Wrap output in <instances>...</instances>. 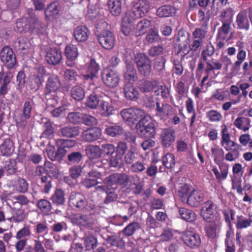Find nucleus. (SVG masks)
<instances>
[{
	"label": "nucleus",
	"mask_w": 252,
	"mask_h": 252,
	"mask_svg": "<svg viewBox=\"0 0 252 252\" xmlns=\"http://www.w3.org/2000/svg\"><path fill=\"white\" fill-rule=\"evenodd\" d=\"M121 115L123 120L126 121L130 126L138 122L135 128L139 136L152 138L156 135L155 122L150 116L146 115L144 111L131 108L122 110Z\"/></svg>",
	"instance_id": "f257e3e1"
},
{
	"label": "nucleus",
	"mask_w": 252,
	"mask_h": 252,
	"mask_svg": "<svg viewBox=\"0 0 252 252\" xmlns=\"http://www.w3.org/2000/svg\"><path fill=\"white\" fill-rule=\"evenodd\" d=\"M175 49L176 54L180 57L181 60L185 58L191 51L189 36L184 34L181 31L179 32Z\"/></svg>",
	"instance_id": "f03ea898"
},
{
	"label": "nucleus",
	"mask_w": 252,
	"mask_h": 252,
	"mask_svg": "<svg viewBox=\"0 0 252 252\" xmlns=\"http://www.w3.org/2000/svg\"><path fill=\"white\" fill-rule=\"evenodd\" d=\"M60 87V82L57 76L55 75L51 76L48 78L46 83L44 91V94L46 99L49 101H53L51 105H56L58 103L59 97L54 96V98L51 99L49 96L52 93L56 92Z\"/></svg>",
	"instance_id": "7ed1b4c3"
},
{
	"label": "nucleus",
	"mask_w": 252,
	"mask_h": 252,
	"mask_svg": "<svg viewBox=\"0 0 252 252\" xmlns=\"http://www.w3.org/2000/svg\"><path fill=\"white\" fill-rule=\"evenodd\" d=\"M135 61L140 73L144 76H149L152 68L150 59L145 54L139 53L136 55Z\"/></svg>",
	"instance_id": "20e7f679"
},
{
	"label": "nucleus",
	"mask_w": 252,
	"mask_h": 252,
	"mask_svg": "<svg viewBox=\"0 0 252 252\" xmlns=\"http://www.w3.org/2000/svg\"><path fill=\"white\" fill-rule=\"evenodd\" d=\"M101 76L104 84L108 87L115 88L120 83L119 75L114 70L105 68L103 70Z\"/></svg>",
	"instance_id": "39448f33"
},
{
	"label": "nucleus",
	"mask_w": 252,
	"mask_h": 252,
	"mask_svg": "<svg viewBox=\"0 0 252 252\" xmlns=\"http://www.w3.org/2000/svg\"><path fill=\"white\" fill-rule=\"evenodd\" d=\"M35 103L32 99L25 101L22 109V114L19 119L16 120L18 126L24 127L27 125V121L31 117Z\"/></svg>",
	"instance_id": "423d86ee"
},
{
	"label": "nucleus",
	"mask_w": 252,
	"mask_h": 252,
	"mask_svg": "<svg viewBox=\"0 0 252 252\" xmlns=\"http://www.w3.org/2000/svg\"><path fill=\"white\" fill-rule=\"evenodd\" d=\"M216 209L215 204L212 201L208 200L202 207L200 211L201 216L204 220L211 222L212 220H215L216 217H219L216 216Z\"/></svg>",
	"instance_id": "0eeeda50"
},
{
	"label": "nucleus",
	"mask_w": 252,
	"mask_h": 252,
	"mask_svg": "<svg viewBox=\"0 0 252 252\" xmlns=\"http://www.w3.org/2000/svg\"><path fill=\"white\" fill-rule=\"evenodd\" d=\"M0 59L8 68H12L16 64V56L9 46L4 47L0 53Z\"/></svg>",
	"instance_id": "6e6552de"
},
{
	"label": "nucleus",
	"mask_w": 252,
	"mask_h": 252,
	"mask_svg": "<svg viewBox=\"0 0 252 252\" xmlns=\"http://www.w3.org/2000/svg\"><path fill=\"white\" fill-rule=\"evenodd\" d=\"M56 146L57 151H55L54 147H48L47 149V154L48 158L52 161L57 160L60 163L63 158V139H56Z\"/></svg>",
	"instance_id": "1a4fd4ad"
},
{
	"label": "nucleus",
	"mask_w": 252,
	"mask_h": 252,
	"mask_svg": "<svg viewBox=\"0 0 252 252\" xmlns=\"http://www.w3.org/2000/svg\"><path fill=\"white\" fill-rule=\"evenodd\" d=\"M182 239L184 243L191 248H197L201 244L200 236L193 231H186L182 234Z\"/></svg>",
	"instance_id": "9d476101"
},
{
	"label": "nucleus",
	"mask_w": 252,
	"mask_h": 252,
	"mask_svg": "<svg viewBox=\"0 0 252 252\" xmlns=\"http://www.w3.org/2000/svg\"><path fill=\"white\" fill-rule=\"evenodd\" d=\"M97 39L102 47L106 49H111L114 46L115 38L113 34L109 31L101 32L98 35Z\"/></svg>",
	"instance_id": "9b49d317"
},
{
	"label": "nucleus",
	"mask_w": 252,
	"mask_h": 252,
	"mask_svg": "<svg viewBox=\"0 0 252 252\" xmlns=\"http://www.w3.org/2000/svg\"><path fill=\"white\" fill-rule=\"evenodd\" d=\"M156 116L161 119H166L174 114L173 107L167 103L160 104L159 102L156 103Z\"/></svg>",
	"instance_id": "f8f14e48"
},
{
	"label": "nucleus",
	"mask_w": 252,
	"mask_h": 252,
	"mask_svg": "<svg viewBox=\"0 0 252 252\" xmlns=\"http://www.w3.org/2000/svg\"><path fill=\"white\" fill-rule=\"evenodd\" d=\"M132 176H129L125 173H116L110 175L106 179V183L109 185L118 184L126 186L131 183Z\"/></svg>",
	"instance_id": "ddd939ff"
},
{
	"label": "nucleus",
	"mask_w": 252,
	"mask_h": 252,
	"mask_svg": "<svg viewBox=\"0 0 252 252\" xmlns=\"http://www.w3.org/2000/svg\"><path fill=\"white\" fill-rule=\"evenodd\" d=\"M70 207L79 210L83 209L87 205V200L84 195L80 193H72L69 200Z\"/></svg>",
	"instance_id": "4468645a"
},
{
	"label": "nucleus",
	"mask_w": 252,
	"mask_h": 252,
	"mask_svg": "<svg viewBox=\"0 0 252 252\" xmlns=\"http://www.w3.org/2000/svg\"><path fill=\"white\" fill-rule=\"evenodd\" d=\"M161 142L163 146L168 148L175 140V131L171 128L162 129L160 133Z\"/></svg>",
	"instance_id": "2eb2a0df"
},
{
	"label": "nucleus",
	"mask_w": 252,
	"mask_h": 252,
	"mask_svg": "<svg viewBox=\"0 0 252 252\" xmlns=\"http://www.w3.org/2000/svg\"><path fill=\"white\" fill-rule=\"evenodd\" d=\"M204 197L205 195L202 191L198 189H193L188 196L185 202L191 207H197L203 201Z\"/></svg>",
	"instance_id": "dca6fc26"
},
{
	"label": "nucleus",
	"mask_w": 252,
	"mask_h": 252,
	"mask_svg": "<svg viewBox=\"0 0 252 252\" xmlns=\"http://www.w3.org/2000/svg\"><path fill=\"white\" fill-rule=\"evenodd\" d=\"M66 58V63L67 66L72 67L75 64V60L78 56V51L76 46L73 44H69L65 47L64 52Z\"/></svg>",
	"instance_id": "f3484780"
},
{
	"label": "nucleus",
	"mask_w": 252,
	"mask_h": 252,
	"mask_svg": "<svg viewBox=\"0 0 252 252\" xmlns=\"http://www.w3.org/2000/svg\"><path fill=\"white\" fill-rule=\"evenodd\" d=\"M101 235L103 239L112 246L116 247L120 249L125 248V242L120 236L109 234H102Z\"/></svg>",
	"instance_id": "a211bd4d"
},
{
	"label": "nucleus",
	"mask_w": 252,
	"mask_h": 252,
	"mask_svg": "<svg viewBox=\"0 0 252 252\" xmlns=\"http://www.w3.org/2000/svg\"><path fill=\"white\" fill-rule=\"evenodd\" d=\"M62 58V52L56 48H51L47 52L46 60L47 62L53 65L58 64Z\"/></svg>",
	"instance_id": "6ab92c4d"
},
{
	"label": "nucleus",
	"mask_w": 252,
	"mask_h": 252,
	"mask_svg": "<svg viewBox=\"0 0 252 252\" xmlns=\"http://www.w3.org/2000/svg\"><path fill=\"white\" fill-rule=\"evenodd\" d=\"M218 165L220 171L216 166L213 167L212 171L218 181H223L227 177L229 165L227 163L221 162L218 164Z\"/></svg>",
	"instance_id": "aec40b11"
},
{
	"label": "nucleus",
	"mask_w": 252,
	"mask_h": 252,
	"mask_svg": "<svg viewBox=\"0 0 252 252\" xmlns=\"http://www.w3.org/2000/svg\"><path fill=\"white\" fill-rule=\"evenodd\" d=\"M101 135V130L98 127L89 128L84 130L82 135V139L87 142H93Z\"/></svg>",
	"instance_id": "412c9836"
},
{
	"label": "nucleus",
	"mask_w": 252,
	"mask_h": 252,
	"mask_svg": "<svg viewBox=\"0 0 252 252\" xmlns=\"http://www.w3.org/2000/svg\"><path fill=\"white\" fill-rule=\"evenodd\" d=\"M62 6L60 3L56 0L52 2L45 9V15L47 19L55 18L59 14Z\"/></svg>",
	"instance_id": "4be33fe9"
},
{
	"label": "nucleus",
	"mask_w": 252,
	"mask_h": 252,
	"mask_svg": "<svg viewBox=\"0 0 252 252\" xmlns=\"http://www.w3.org/2000/svg\"><path fill=\"white\" fill-rule=\"evenodd\" d=\"M132 8L137 12L138 16L142 17L149 11L150 3L145 0H139L134 2Z\"/></svg>",
	"instance_id": "5701e85b"
},
{
	"label": "nucleus",
	"mask_w": 252,
	"mask_h": 252,
	"mask_svg": "<svg viewBox=\"0 0 252 252\" xmlns=\"http://www.w3.org/2000/svg\"><path fill=\"white\" fill-rule=\"evenodd\" d=\"M72 222L80 226L90 227L93 223V220L90 216L77 214L72 218Z\"/></svg>",
	"instance_id": "b1692460"
},
{
	"label": "nucleus",
	"mask_w": 252,
	"mask_h": 252,
	"mask_svg": "<svg viewBox=\"0 0 252 252\" xmlns=\"http://www.w3.org/2000/svg\"><path fill=\"white\" fill-rule=\"evenodd\" d=\"M15 150L14 143L10 138H7L0 145V151L2 156L9 157Z\"/></svg>",
	"instance_id": "393cba45"
},
{
	"label": "nucleus",
	"mask_w": 252,
	"mask_h": 252,
	"mask_svg": "<svg viewBox=\"0 0 252 252\" xmlns=\"http://www.w3.org/2000/svg\"><path fill=\"white\" fill-rule=\"evenodd\" d=\"M99 70V65L96 63L94 59H91L90 63L87 66L86 73L84 75L86 79H93L96 76Z\"/></svg>",
	"instance_id": "a878e982"
},
{
	"label": "nucleus",
	"mask_w": 252,
	"mask_h": 252,
	"mask_svg": "<svg viewBox=\"0 0 252 252\" xmlns=\"http://www.w3.org/2000/svg\"><path fill=\"white\" fill-rule=\"evenodd\" d=\"M41 124L44 130L41 134V137L45 138H51L54 133V128L53 126V123L47 118H42Z\"/></svg>",
	"instance_id": "bb28decb"
},
{
	"label": "nucleus",
	"mask_w": 252,
	"mask_h": 252,
	"mask_svg": "<svg viewBox=\"0 0 252 252\" xmlns=\"http://www.w3.org/2000/svg\"><path fill=\"white\" fill-rule=\"evenodd\" d=\"M34 29L35 26L34 25L28 24V19L26 17L17 19L14 28L15 32L20 33L30 30H33Z\"/></svg>",
	"instance_id": "cd10ccee"
},
{
	"label": "nucleus",
	"mask_w": 252,
	"mask_h": 252,
	"mask_svg": "<svg viewBox=\"0 0 252 252\" xmlns=\"http://www.w3.org/2000/svg\"><path fill=\"white\" fill-rule=\"evenodd\" d=\"M124 92L125 97L128 99L135 100L139 96L137 89L130 83H125L124 87Z\"/></svg>",
	"instance_id": "c85d7f7f"
},
{
	"label": "nucleus",
	"mask_w": 252,
	"mask_h": 252,
	"mask_svg": "<svg viewBox=\"0 0 252 252\" xmlns=\"http://www.w3.org/2000/svg\"><path fill=\"white\" fill-rule=\"evenodd\" d=\"M44 166L46 167V174L50 178L59 179L61 177L59 168L52 162L46 161L44 163Z\"/></svg>",
	"instance_id": "c756f323"
},
{
	"label": "nucleus",
	"mask_w": 252,
	"mask_h": 252,
	"mask_svg": "<svg viewBox=\"0 0 252 252\" xmlns=\"http://www.w3.org/2000/svg\"><path fill=\"white\" fill-rule=\"evenodd\" d=\"M89 31L86 26H78L74 31V36L78 42H84L89 36Z\"/></svg>",
	"instance_id": "7c9ffc66"
},
{
	"label": "nucleus",
	"mask_w": 252,
	"mask_h": 252,
	"mask_svg": "<svg viewBox=\"0 0 252 252\" xmlns=\"http://www.w3.org/2000/svg\"><path fill=\"white\" fill-rule=\"evenodd\" d=\"M159 83L156 80H144L139 84V88L144 93H148L158 87Z\"/></svg>",
	"instance_id": "2f4dec72"
},
{
	"label": "nucleus",
	"mask_w": 252,
	"mask_h": 252,
	"mask_svg": "<svg viewBox=\"0 0 252 252\" xmlns=\"http://www.w3.org/2000/svg\"><path fill=\"white\" fill-rule=\"evenodd\" d=\"M208 22L207 21H203L201 24V26L196 28L193 32L192 36L193 38L204 41L208 32Z\"/></svg>",
	"instance_id": "473e14b6"
},
{
	"label": "nucleus",
	"mask_w": 252,
	"mask_h": 252,
	"mask_svg": "<svg viewBox=\"0 0 252 252\" xmlns=\"http://www.w3.org/2000/svg\"><path fill=\"white\" fill-rule=\"evenodd\" d=\"M251 120L245 117H238L234 121V125L244 131L248 130L251 126Z\"/></svg>",
	"instance_id": "72a5a7b5"
},
{
	"label": "nucleus",
	"mask_w": 252,
	"mask_h": 252,
	"mask_svg": "<svg viewBox=\"0 0 252 252\" xmlns=\"http://www.w3.org/2000/svg\"><path fill=\"white\" fill-rule=\"evenodd\" d=\"M236 24L238 28L248 30L249 29V22L245 11L239 13L236 17Z\"/></svg>",
	"instance_id": "f704fd0d"
},
{
	"label": "nucleus",
	"mask_w": 252,
	"mask_h": 252,
	"mask_svg": "<svg viewBox=\"0 0 252 252\" xmlns=\"http://www.w3.org/2000/svg\"><path fill=\"white\" fill-rule=\"evenodd\" d=\"M107 7L114 16H118L122 11L121 0H108L107 2Z\"/></svg>",
	"instance_id": "c9c22d12"
},
{
	"label": "nucleus",
	"mask_w": 252,
	"mask_h": 252,
	"mask_svg": "<svg viewBox=\"0 0 252 252\" xmlns=\"http://www.w3.org/2000/svg\"><path fill=\"white\" fill-rule=\"evenodd\" d=\"M209 222V223L207 224L205 227V230L207 236L213 238L216 236L217 227L220 223V218L216 217L215 220H212Z\"/></svg>",
	"instance_id": "e433bc0d"
},
{
	"label": "nucleus",
	"mask_w": 252,
	"mask_h": 252,
	"mask_svg": "<svg viewBox=\"0 0 252 252\" xmlns=\"http://www.w3.org/2000/svg\"><path fill=\"white\" fill-rule=\"evenodd\" d=\"M151 26L152 22L151 21L146 19L141 20L137 24L135 36H138L144 34L147 32V30Z\"/></svg>",
	"instance_id": "4c0bfd02"
},
{
	"label": "nucleus",
	"mask_w": 252,
	"mask_h": 252,
	"mask_svg": "<svg viewBox=\"0 0 252 252\" xmlns=\"http://www.w3.org/2000/svg\"><path fill=\"white\" fill-rule=\"evenodd\" d=\"M206 63V72L209 73L212 71L219 70L222 68V63L219 60L214 58L205 61Z\"/></svg>",
	"instance_id": "58836bf2"
},
{
	"label": "nucleus",
	"mask_w": 252,
	"mask_h": 252,
	"mask_svg": "<svg viewBox=\"0 0 252 252\" xmlns=\"http://www.w3.org/2000/svg\"><path fill=\"white\" fill-rule=\"evenodd\" d=\"M86 153L89 158L97 159L100 157L101 150L98 146L89 145L86 148Z\"/></svg>",
	"instance_id": "ea45409f"
},
{
	"label": "nucleus",
	"mask_w": 252,
	"mask_h": 252,
	"mask_svg": "<svg viewBox=\"0 0 252 252\" xmlns=\"http://www.w3.org/2000/svg\"><path fill=\"white\" fill-rule=\"evenodd\" d=\"M221 140L220 141L221 145L227 151L231 150L229 147V144L231 141L230 136L228 132V128L225 125L221 126Z\"/></svg>",
	"instance_id": "a19ab883"
},
{
	"label": "nucleus",
	"mask_w": 252,
	"mask_h": 252,
	"mask_svg": "<svg viewBox=\"0 0 252 252\" xmlns=\"http://www.w3.org/2000/svg\"><path fill=\"white\" fill-rule=\"evenodd\" d=\"M99 111L103 117H108L113 114L114 109L111 103L103 101L100 103Z\"/></svg>",
	"instance_id": "79ce46f5"
},
{
	"label": "nucleus",
	"mask_w": 252,
	"mask_h": 252,
	"mask_svg": "<svg viewBox=\"0 0 252 252\" xmlns=\"http://www.w3.org/2000/svg\"><path fill=\"white\" fill-rule=\"evenodd\" d=\"M141 229L140 224L137 222H132L125 227L122 232L124 235L129 237Z\"/></svg>",
	"instance_id": "37998d69"
},
{
	"label": "nucleus",
	"mask_w": 252,
	"mask_h": 252,
	"mask_svg": "<svg viewBox=\"0 0 252 252\" xmlns=\"http://www.w3.org/2000/svg\"><path fill=\"white\" fill-rule=\"evenodd\" d=\"M175 13V8L169 5H165L159 7L157 10V14L160 17H167Z\"/></svg>",
	"instance_id": "c03bdc74"
},
{
	"label": "nucleus",
	"mask_w": 252,
	"mask_h": 252,
	"mask_svg": "<svg viewBox=\"0 0 252 252\" xmlns=\"http://www.w3.org/2000/svg\"><path fill=\"white\" fill-rule=\"evenodd\" d=\"M179 212L182 219L185 220L192 222L196 219V214L192 211L185 208H181L179 209Z\"/></svg>",
	"instance_id": "a18cd8bd"
},
{
	"label": "nucleus",
	"mask_w": 252,
	"mask_h": 252,
	"mask_svg": "<svg viewBox=\"0 0 252 252\" xmlns=\"http://www.w3.org/2000/svg\"><path fill=\"white\" fill-rule=\"evenodd\" d=\"M42 82L43 80L40 76L32 75L30 78L29 82V88L31 90L35 92L39 90Z\"/></svg>",
	"instance_id": "49530a36"
},
{
	"label": "nucleus",
	"mask_w": 252,
	"mask_h": 252,
	"mask_svg": "<svg viewBox=\"0 0 252 252\" xmlns=\"http://www.w3.org/2000/svg\"><path fill=\"white\" fill-rule=\"evenodd\" d=\"M246 58V52L243 49L242 47H239L237 54V60L234 63L233 68L235 70H240L242 63Z\"/></svg>",
	"instance_id": "de8ad7c7"
},
{
	"label": "nucleus",
	"mask_w": 252,
	"mask_h": 252,
	"mask_svg": "<svg viewBox=\"0 0 252 252\" xmlns=\"http://www.w3.org/2000/svg\"><path fill=\"white\" fill-rule=\"evenodd\" d=\"M10 72H6V75L3 79L1 86L0 87V96H4L8 93L9 88L8 85L11 81L12 76Z\"/></svg>",
	"instance_id": "09e8293b"
},
{
	"label": "nucleus",
	"mask_w": 252,
	"mask_h": 252,
	"mask_svg": "<svg viewBox=\"0 0 252 252\" xmlns=\"http://www.w3.org/2000/svg\"><path fill=\"white\" fill-rule=\"evenodd\" d=\"M211 151L212 156L215 163H218V162L219 161L220 159L223 158L224 152L223 150L218 145H215L213 147H212Z\"/></svg>",
	"instance_id": "8fccbe9b"
},
{
	"label": "nucleus",
	"mask_w": 252,
	"mask_h": 252,
	"mask_svg": "<svg viewBox=\"0 0 252 252\" xmlns=\"http://www.w3.org/2000/svg\"><path fill=\"white\" fill-rule=\"evenodd\" d=\"M105 132L107 135L111 137H115L123 133V127L118 125L109 126L105 128Z\"/></svg>",
	"instance_id": "3c124183"
},
{
	"label": "nucleus",
	"mask_w": 252,
	"mask_h": 252,
	"mask_svg": "<svg viewBox=\"0 0 252 252\" xmlns=\"http://www.w3.org/2000/svg\"><path fill=\"white\" fill-rule=\"evenodd\" d=\"M162 162L166 168H172L175 164V157L172 154L167 153L162 157Z\"/></svg>",
	"instance_id": "603ef678"
},
{
	"label": "nucleus",
	"mask_w": 252,
	"mask_h": 252,
	"mask_svg": "<svg viewBox=\"0 0 252 252\" xmlns=\"http://www.w3.org/2000/svg\"><path fill=\"white\" fill-rule=\"evenodd\" d=\"M121 31L123 34L126 36H135L136 28L133 26L132 24L123 21Z\"/></svg>",
	"instance_id": "864d4df0"
},
{
	"label": "nucleus",
	"mask_w": 252,
	"mask_h": 252,
	"mask_svg": "<svg viewBox=\"0 0 252 252\" xmlns=\"http://www.w3.org/2000/svg\"><path fill=\"white\" fill-rule=\"evenodd\" d=\"M3 169L4 170H5L7 171L8 174L12 175L14 174L17 170V162L15 159L10 158L6 161Z\"/></svg>",
	"instance_id": "5fc2aeb1"
},
{
	"label": "nucleus",
	"mask_w": 252,
	"mask_h": 252,
	"mask_svg": "<svg viewBox=\"0 0 252 252\" xmlns=\"http://www.w3.org/2000/svg\"><path fill=\"white\" fill-rule=\"evenodd\" d=\"M72 97L76 100H81L85 97V91L83 89L79 86L73 87L71 90Z\"/></svg>",
	"instance_id": "6e6d98bb"
},
{
	"label": "nucleus",
	"mask_w": 252,
	"mask_h": 252,
	"mask_svg": "<svg viewBox=\"0 0 252 252\" xmlns=\"http://www.w3.org/2000/svg\"><path fill=\"white\" fill-rule=\"evenodd\" d=\"M222 25L218 30L217 36L220 39L225 40L230 31V25L224 20H222Z\"/></svg>",
	"instance_id": "4d7b16f0"
},
{
	"label": "nucleus",
	"mask_w": 252,
	"mask_h": 252,
	"mask_svg": "<svg viewBox=\"0 0 252 252\" xmlns=\"http://www.w3.org/2000/svg\"><path fill=\"white\" fill-rule=\"evenodd\" d=\"M39 209L46 215L49 214L52 209V206L50 202L46 199H40L37 204Z\"/></svg>",
	"instance_id": "13d9d810"
},
{
	"label": "nucleus",
	"mask_w": 252,
	"mask_h": 252,
	"mask_svg": "<svg viewBox=\"0 0 252 252\" xmlns=\"http://www.w3.org/2000/svg\"><path fill=\"white\" fill-rule=\"evenodd\" d=\"M190 185L184 184L180 187L178 191V196L183 202H185L188 197V193L189 191Z\"/></svg>",
	"instance_id": "bf43d9fd"
},
{
	"label": "nucleus",
	"mask_w": 252,
	"mask_h": 252,
	"mask_svg": "<svg viewBox=\"0 0 252 252\" xmlns=\"http://www.w3.org/2000/svg\"><path fill=\"white\" fill-rule=\"evenodd\" d=\"M15 187L18 191L25 193L28 189L29 185L25 179L19 178L15 182Z\"/></svg>",
	"instance_id": "052dcab7"
},
{
	"label": "nucleus",
	"mask_w": 252,
	"mask_h": 252,
	"mask_svg": "<svg viewBox=\"0 0 252 252\" xmlns=\"http://www.w3.org/2000/svg\"><path fill=\"white\" fill-rule=\"evenodd\" d=\"M206 118L211 122H218L221 121L222 116L217 110H211L206 112Z\"/></svg>",
	"instance_id": "680f3d73"
},
{
	"label": "nucleus",
	"mask_w": 252,
	"mask_h": 252,
	"mask_svg": "<svg viewBox=\"0 0 252 252\" xmlns=\"http://www.w3.org/2000/svg\"><path fill=\"white\" fill-rule=\"evenodd\" d=\"M237 219L236 227L237 229H242L246 228L251 226L249 220L246 218L244 216H237Z\"/></svg>",
	"instance_id": "e2e57ef3"
},
{
	"label": "nucleus",
	"mask_w": 252,
	"mask_h": 252,
	"mask_svg": "<svg viewBox=\"0 0 252 252\" xmlns=\"http://www.w3.org/2000/svg\"><path fill=\"white\" fill-rule=\"evenodd\" d=\"M54 204L57 206L63 204V190L62 189H57L51 197Z\"/></svg>",
	"instance_id": "0e129e2a"
},
{
	"label": "nucleus",
	"mask_w": 252,
	"mask_h": 252,
	"mask_svg": "<svg viewBox=\"0 0 252 252\" xmlns=\"http://www.w3.org/2000/svg\"><path fill=\"white\" fill-rule=\"evenodd\" d=\"M137 153L132 149L129 150L125 155L124 161L126 164L130 165L137 159Z\"/></svg>",
	"instance_id": "69168bd1"
},
{
	"label": "nucleus",
	"mask_w": 252,
	"mask_h": 252,
	"mask_svg": "<svg viewBox=\"0 0 252 252\" xmlns=\"http://www.w3.org/2000/svg\"><path fill=\"white\" fill-rule=\"evenodd\" d=\"M31 234L30 226L29 225H25L17 232L15 238L17 239H23L25 237H30Z\"/></svg>",
	"instance_id": "338daca9"
},
{
	"label": "nucleus",
	"mask_w": 252,
	"mask_h": 252,
	"mask_svg": "<svg viewBox=\"0 0 252 252\" xmlns=\"http://www.w3.org/2000/svg\"><path fill=\"white\" fill-rule=\"evenodd\" d=\"M84 244L87 250H92L96 246V239L94 236L86 237L84 239Z\"/></svg>",
	"instance_id": "774afa93"
}]
</instances>
